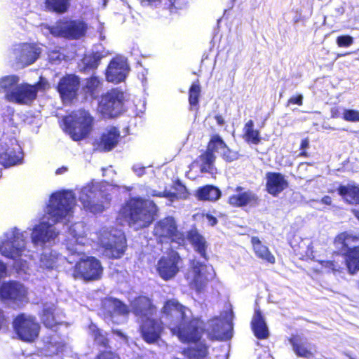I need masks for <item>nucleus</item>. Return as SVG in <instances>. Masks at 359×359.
<instances>
[{"instance_id":"4","label":"nucleus","mask_w":359,"mask_h":359,"mask_svg":"<svg viewBox=\"0 0 359 359\" xmlns=\"http://www.w3.org/2000/svg\"><path fill=\"white\" fill-rule=\"evenodd\" d=\"M65 131L74 141L88 137L93 130L95 118L89 111L79 109L63 117Z\"/></svg>"},{"instance_id":"45","label":"nucleus","mask_w":359,"mask_h":359,"mask_svg":"<svg viewBox=\"0 0 359 359\" xmlns=\"http://www.w3.org/2000/svg\"><path fill=\"white\" fill-rule=\"evenodd\" d=\"M319 264L322 267L327 269L329 271H339L341 269L342 261L340 260H319Z\"/></svg>"},{"instance_id":"13","label":"nucleus","mask_w":359,"mask_h":359,"mask_svg":"<svg viewBox=\"0 0 359 359\" xmlns=\"http://www.w3.org/2000/svg\"><path fill=\"white\" fill-rule=\"evenodd\" d=\"M182 261L180 254L173 249H170L165 255L158 259L156 271L164 280H170L180 271V264Z\"/></svg>"},{"instance_id":"54","label":"nucleus","mask_w":359,"mask_h":359,"mask_svg":"<svg viewBox=\"0 0 359 359\" xmlns=\"http://www.w3.org/2000/svg\"><path fill=\"white\" fill-rule=\"evenodd\" d=\"M299 259H314L313 247L311 245L306 246V254L299 253Z\"/></svg>"},{"instance_id":"40","label":"nucleus","mask_w":359,"mask_h":359,"mask_svg":"<svg viewBox=\"0 0 359 359\" xmlns=\"http://www.w3.org/2000/svg\"><path fill=\"white\" fill-rule=\"evenodd\" d=\"M201 93V88L200 86V82L197 79L191 83L189 89L188 100L191 109L193 108H196L197 109L198 108Z\"/></svg>"},{"instance_id":"23","label":"nucleus","mask_w":359,"mask_h":359,"mask_svg":"<svg viewBox=\"0 0 359 359\" xmlns=\"http://www.w3.org/2000/svg\"><path fill=\"white\" fill-rule=\"evenodd\" d=\"M127 72L128 68L123 61L118 58H113L105 69L106 80L108 82L118 83L125 79Z\"/></svg>"},{"instance_id":"64","label":"nucleus","mask_w":359,"mask_h":359,"mask_svg":"<svg viewBox=\"0 0 359 359\" xmlns=\"http://www.w3.org/2000/svg\"><path fill=\"white\" fill-rule=\"evenodd\" d=\"M151 196H156V197H159V198H163V193H162V191L158 192V191H154L151 194Z\"/></svg>"},{"instance_id":"25","label":"nucleus","mask_w":359,"mask_h":359,"mask_svg":"<svg viewBox=\"0 0 359 359\" xmlns=\"http://www.w3.org/2000/svg\"><path fill=\"white\" fill-rule=\"evenodd\" d=\"M185 236L186 241H189L194 250L207 261L208 259L207 254L208 243L204 236L195 227L189 230Z\"/></svg>"},{"instance_id":"56","label":"nucleus","mask_w":359,"mask_h":359,"mask_svg":"<svg viewBox=\"0 0 359 359\" xmlns=\"http://www.w3.org/2000/svg\"><path fill=\"white\" fill-rule=\"evenodd\" d=\"M205 217L208 222V224L212 226H215L217 222H218V220L216 218V217L212 215L210 213H207L205 215Z\"/></svg>"},{"instance_id":"3","label":"nucleus","mask_w":359,"mask_h":359,"mask_svg":"<svg viewBox=\"0 0 359 359\" xmlns=\"http://www.w3.org/2000/svg\"><path fill=\"white\" fill-rule=\"evenodd\" d=\"M333 244L338 249L333 254L343 257L348 273H357L359 271V234L342 231L334 238Z\"/></svg>"},{"instance_id":"30","label":"nucleus","mask_w":359,"mask_h":359,"mask_svg":"<svg viewBox=\"0 0 359 359\" xmlns=\"http://www.w3.org/2000/svg\"><path fill=\"white\" fill-rule=\"evenodd\" d=\"M56 236L57 233L52 229L50 224L46 222H41L34 227L32 239L35 244L44 243L54 239Z\"/></svg>"},{"instance_id":"60","label":"nucleus","mask_w":359,"mask_h":359,"mask_svg":"<svg viewBox=\"0 0 359 359\" xmlns=\"http://www.w3.org/2000/svg\"><path fill=\"white\" fill-rule=\"evenodd\" d=\"M214 118L218 126H223L225 124V121L221 114H216Z\"/></svg>"},{"instance_id":"7","label":"nucleus","mask_w":359,"mask_h":359,"mask_svg":"<svg viewBox=\"0 0 359 359\" xmlns=\"http://www.w3.org/2000/svg\"><path fill=\"white\" fill-rule=\"evenodd\" d=\"M48 29L54 37L78 40L86 36L88 26L83 20L63 18Z\"/></svg>"},{"instance_id":"49","label":"nucleus","mask_w":359,"mask_h":359,"mask_svg":"<svg viewBox=\"0 0 359 359\" xmlns=\"http://www.w3.org/2000/svg\"><path fill=\"white\" fill-rule=\"evenodd\" d=\"M353 43V38L350 35H340L337 38L339 47H348Z\"/></svg>"},{"instance_id":"19","label":"nucleus","mask_w":359,"mask_h":359,"mask_svg":"<svg viewBox=\"0 0 359 359\" xmlns=\"http://www.w3.org/2000/svg\"><path fill=\"white\" fill-rule=\"evenodd\" d=\"M234 191L227 200L228 204L233 208H242L248 205L255 206L259 204V198L252 191H245L244 187L237 186Z\"/></svg>"},{"instance_id":"41","label":"nucleus","mask_w":359,"mask_h":359,"mask_svg":"<svg viewBox=\"0 0 359 359\" xmlns=\"http://www.w3.org/2000/svg\"><path fill=\"white\" fill-rule=\"evenodd\" d=\"M89 330L90 336L97 345L104 348L109 347V339L96 325L90 324Z\"/></svg>"},{"instance_id":"46","label":"nucleus","mask_w":359,"mask_h":359,"mask_svg":"<svg viewBox=\"0 0 359 359\" xmlns=\"http://www.w3.org/2000/svg\"><path fill=\"white\" fill-rule=\"evenodd\" d=\"M167 8L170 13H177L180 10L185 8L187 6V0H168Z\"/></svg>"},{"instance_id":"6","label":"nucleus","mask_w":359,"mask_h":359,"mask_svg":"<svg viewBox=\"0 0 359 359\" xmlns=\"http://www.w3.org/2000/svg\"><path fill=\"white\" fill-rule=\"evenodd\" d=\"M153 236L158 244L176 243L178 246L186 244L185 233L178 229L175 219L172 216L165 217L154 226Z\"/></svg>"},{"instance_id":"15","label":"nucleus","mask_w":359,"mask_h":359,"mask_svg":"<svg viewBox=\"0 0 359 359\" xmlns=\"http://www.w3.org/2000/svg\"><path fill=\"white\" fill-rule=\"evenodd\" d=\"M27 294L25 287L15 280L4 282L0 285V300L4 303H21Z\"/></svg>"},{"instance_id":"29","label":"nucleus","mask_w":359,"mask_h":359,"mask_svg":"<svg viewBox=\"0 0 359 359\" xmlns=\"http://www.w3.org/2000/svg\"><path fill=\"white\" fill-rule=\"evenodd\" d=\"M102 86V81L99 76L92 75L86 78L85 83L81 88V92L84 98L91 100L97 99Z\"/></svg>"},{"instance_id":"58","label":"nucleus","mask_w":359,"mask_h":359,"mask_svg":"<svg viewBox=\"0 0 359 359\" xmlns=\"http://www.w3.org/2000/svg\"><path fill=\"white\" fill-rule=\"evenodd\" d=\"M176 184L180 187V189L182 190V192H181L182 196L180 197L186 198L187 197V194H188L186 187L184 184H182L180 180H177L176 182Z\"/></svg>"},{"instance_id":"31","label":"nucleus","mask_w":359,"mask_h":359,"mask_svg":"<svg viewBox=\"0 0 359 359\" xmlns=\"http://www.w3.org/2000/svg\"><path fill=\"white\" fill-rule=\"evenodd\" d=\"M337 193L344 201L351 205H359V186L355 184H340Z\"/></svg>"},{"instance_id":"9","label":"nucleus","mask_w":359,"mask_h":359,"mask_svg":"<svg viewBox=\"0 0 359 359\" xmlns=\"http://www.w3.org/2000/svg\"><path fill=\"white\" fill-rule=\"evenodd\" d=\"M79 200L86 210L96 214L104 210V203H109L110 197L102 185L93 184L82 190Z\"/></svg>"},{"instance_id":"55","label":"nucleus","mask_w":359,"mask_h":359,"mask_svg":"<svg viewBox=\"0 0 359 359\" xmlns=\"http://www.w3.org/2000/svg\"><path fill=\"white\" fill-rule=\"evenodd\" d=\"M163 198H169L170 201H173L174 199L178 198L177 194L174 192H171L169 191H163Z\"/></svg>"},{"instance_id":"32","label":"nucleus","mask_w":359,"mask_h":359,"mask_svg":"<svg viewBox=\"0 0 359 359\" xmlns=\"http://www.w3.org/2000/svg\"><path fill=\"white\" fill-rule=\"evenodd\" d=\"M222 192L220 189L212 184H206L199 187L196 196L199 201L215 202L220 198Z\"/></svg>"},{"instance_id":"22","label":"nucleus","mask_w":359,"mask_h":359,"mask_svg":"<svg viewBox=\"0 0 359 359\" xmlns=\"http://www.w3.org/2000/svg\"><path fill=\"white\" fill-rule=\"evenodd\" d=\"M289 182L284 175L278 172L266 173V191L273 196H278L288 188Z\"/></svg>"},{"instance_id":"53","label":"nucleus","mask_w":359,"mask_h":359,"mask_svg":"<svg viewBox=\"0 0 359 359\" xmlns=\"http://www.w3.org/2000/svg\"><path fill=\"white\" fill-rule=\"evenodd\" d=\"M309 141L308 138H304L302 140L299 149L301 151L299 154V156L300 157H305L307 158L309 156V153L305 150L306 148L309 147Z\"/></svg>"},{"instance_id":"20","label":"nucleus","mask_w":359,"mask_h":359,"mask_svg":"<svg viewBox=\"0 0 359 359\" xmlns=\"http://www.w3.org/2000/svg\"><path fill=\"white\" fill-rule=\"evenodd\" d=\"M41 49L34 43H22L13 50L18 62L25 66L33 64L40 56Z\"/></svg>"},{"instance_id":"1","label":"nucleus","mask_w":359,"mask_h":359,"mask_svg":"<svg viewBox=\"0 0 359 359\" xmlns=\"http://www.w3.org/2000/svg\"><path fill=\"white\" fill-rule=\"evenodd\" d=\"M189 309L177 299H168L161 309L167 327L173 335L184 344L198 343L203 334V328L198 318H188L186 312Z\"/></svg>"},{"instance_id":"48","label":"nucleus","mask_w":359,"mask_h":359,"mask_svg":"<svg viewBox=\"0 0 359 359\" xmlns=\"http://www.w3.org/2000/svg\"><path fill=\"white\" fill-rule=\"evenodd\" d=\"M342 118L348 122H359V111L352 109H345Z\"/></svg>"},{"instance_id":"35","label":"nucleus","mask_w":359,"mask_h":359,"mask_svg":"<svg viewBox=\"0 0 359 359\" xmlns=\"http://www.w3.org/2000/svg\"><path fill=\"white\" fill-rule=\"evenodd\" d=\"M103 253L107 257L114 259L121 258L125 252L126 246L122 241L109 242L102 245Z\"/></svg>"},{"instance_id":"62","label":"nucleus","mask_w":359,"mask_h":359,"mask_svg":"<svg viewBox=\"0 0 359 359\" xmlns=\"http://www.w3.org/2000/svg\"><path fill=\"white\" fill-rule=\"evenodd\" d=\"M142 3H147L148 4L152 5L156 4V3H159L161 0H140Z\"/></svg>"},{"instance_id":"5","label":"nucleus","mask_w":359,"mask_h":359,"mask_svg":"<svg viewBox=\"0 0 359 359\" xmlns=\"http://www.w3.org/2000/svg\"><path fill=\"white\" fill-rule=\"evenodd\" d=\"M18 82V76H6L0 79V89L6 92L7 100L18 104H30L37 96L36 86Z\"/></svg>"},{"instance_id":"43","label":"nucleus","mask_w":359,"mask_h":359,"mask_svg":"<svg viewBox=\"0 0 359 359\" xmlns=\"http://www.w3.org/2000/svg\"><path fill=\"white\" fill-rule=\"evenodd\" d=\"M227 148V144L222 137L218 134H213L208 142L206 151H210L212 154H215L219 149Z\"/></svg>"},{"instance_id":"61","label":"nucleus","mask_w":359,"mask_h":359,"mask_svg":"<svg viewBox=\"0 0 359 359\" xmlns=\"http://www.w3.org/2000/svg\"><path fill=\"white\" fill-rule=\"evenodd\" d=\"M321 202L323 204L330 205L332 203V198L330 196H324L321 199Z\"/></svg>"},{"instance_id":"21","label":"nucleus","mask_w":359,"mask_h":359,"mask_svg":"<svg viewBox=\"0 0 359 359\" xmlns=\"http://www.w3.org/2000/svg\"><path fill=\"white\" fill-rule=\"evenodd\" d=\"M120 131L116 127L111 126L106 129L95 142L96 149L101 152L111 151L118 143Z\"/></svg>"},{"instance_id":"2","label":"nucleus","mask_w":359,"mask_h":359,"mask_svg":"<svg viewBox=\"0 0 359 359\" xmlns=\"http://www.w3.org/2000/svg\"><path fill=\"white\" fill-rule=\"evenodd\" d=\"M158 211L154 201L133 197L122 206L121 215L129 226L139 231L149 227L155 220Z\"/></svg>"},{"instance_id":"36","label":"nucleus","mask_w":359,"mask_h":359,"mask_svg":"<svg viewBox=\"0 0 359 359\" xmlns=\"http://www.w3.org/2000/svg\"><path fill=\"white\" fill-rule=\"evenodd\" d=\"M198 159L201 161L200 171L202 173L214 174L216 172L217 169L215 167L216 156L215 154L205 150L198 156Z\"/></svg>"},{"instance_id":"51","label":"nucleus","mask_w":359,"mask_h":359,"mask_svg":"<svg viewBox=\"0 0 359 359\" xmlns=\"http://www.w3.org/2000/svg\"><path fill=\"white\" fill-rule=\"evenodd\" d=\"M303 99L304 97L302 94H296L293 96H291L287 102V106H290V104H297L298 106H302L303 104Z\"/></svg>"},{"instance_id":"28","label":"nucleus","mask_w":359,"mask_h":359,"mask_svg":"<svg viewBox=\"0 0 359 359\" xmlns=\"http://www.w3.org/2000/svg\"><path fill=\"white\" fill-rule=\"evenodd\" d=\"M288 341L291 344L294 354L299 358L311 359L317 353L316 350L313 351L311 347L302 342L301 337L297 334H292L290 337Z\"/></svg>"},{"instance_id":"39","label":"nucleus","mask_w":359,"mask_h":359,"mask_svg":"<svg viewBox=\"0 0 359 359\" xmlns=\"http://www.w3.org/2000/svg\"><path fill=\"white\" fill-rule=\"evenodd\" d=\"M21 161L22 156L13 150L8 149L0 153V164L5 168L15 165L20 163Z\"/></svg>"},{"instance_id":"52","label":"nucleus","mask_w":359,"mask_h":359,"mask_svg":"<svg viewBox=\"0 0 359 359\" xmlns=\"http://www.w3.org/2000/svg\"><path fill=\"white\" fill-rule=\"evenodd\" d=\"M42 323L46 327L49 328H52L56 325L53 313L46 314L42 319Z\"/></svg>"},{"instance_id":"50","label":"nucleus","mask_w":359,"mask_h":359,"mask_svg":"<svg viewBox=\"0 0 359 359\" xmlns=\"http://www.w3.org/2000/svg\"><path fill=\"white\" fill-rule=\"evenodd\" d=\"M95 359H121L119 355L111 351H102L96 355Z\"/></svg>"},{"instance_id":"33","label":"nucleus","mask_w":359,"mask_h":359,"mask_svg":"<svg viewBox=\"0 0 359 359\" xmlns=\"http://www.w3.org/2000/svg\"><path fill=\"white\" fill-rule=\"evenodd\" d=\"M253 251L255 255L270 264H274L276 262L275 257L269 250V248L262 244L260 239L257 236H252L250 239Z\"/></svg>"},{"instance_id":"8","label":"nucleus","mask_w":359,"mask_h":359,"mask_svg":"<svg viewBox=\"0 0 359 359\" xmlns=\"http://www.w3.org/2000/svg\"><path fill=\"white\" fill-rule=\"evenodd\" d=\"M75 204L76 198L72 191H57L53 193L50 197L48 213L56 223L71 215Z\"/></svg>"},{"instance_id":"42","label":"nucleus","mask_w":359,"mask_h":359,"mask_svg":"<svg viewBox=\"0 0 359 359\" xmlns=\"http://www.w3.org/2000/svg\"><path fill=\"white\" fill-rule=\"evenodd\" d=\"M70 0H46V8L58 14L66 13L69 7Z\"/></svg>"},{"instance_id":"47","label":"nucleus","mask_w":359,"mask_h":359,"mask_svg":"<svg viewBox=\"0 0 359 359\" xmlns=\"http://www.w3.org/2000/svg\"><path fill=\"white\" fill-rule=\"evenodd\" d=\"M221 156L224 161L231 163L239 158L240 154L238 151L231 149L228 146L227 148L223 149Z\"/></svg>"},{"instance_id":"63","label":"nucleus","mask_w":359,"mask_h":359,"mask_svg":"<svg viewBox=\"0 0 359 359\" xmlns=\"http://www.w3.org/2000/svg\"><path fill=\"white\" fill-rule=\"evenodd\" d=\"M67 168L66 167H61L56 170L55 173L57 175L62 174L64 172L67 171Z\"/></svg>"},{"instance_id":"10","label":"nucleus","mask_w":359,"mask_h":359,"mask_svg":"<svg viewBox=\"0 0 359 359\" xmlns=\"http://www.w3.org/2000/svg\"><path fill=\"white\" fill-rule=\"evenodd\" d=\"M12 327L18 339L25 342L34 341L41 330L36 317L25 313H20L13 318Z\"/></svg>"},{"instance_id":"14","label":"nucleus","mask_w":359,"mask_h":359,"mask_svg":"<svg viewBox=\"0 0 359 359\" xmlns=\"http://www.w3.org/2000/svg\"><path fill=\"white\" fill-rule=\"evenodd\" d=\"M165 330V324L157 318L143 319L139 326V332L142 339L148 344L158 343Z\"/></svg>"},{"instance_id":"27","label":"nucleus","mask_w":359,"mask_h":359,"mask_svg":"<svg viewBox=\"0 0 359 359\" xmlns=\"http://www.w3.org/2000/svg\"><path fill=\"white\" fill-rule=\"evenodd\" d=\"M250 327L255 337L258 339H266L269 336V331L264 317L259 308L255 309Z\"/></svg>"},{"instance_id":"16","label":"nucleus","mask_w":359,"mask_h":359,"mask_svg":"<svg viewBox=\"0 0 359 359\" xmlns=\"http://www.w3.org/2000/svg\"><path fill=\"white\" fill-rule=\"evenodd\" d=\"M80 78L74 74H67L62 76L55 88L62 102H72L78 95Z\"/></svg>"},{"instance_id":"26","label":"nucleus","mask_w":359,"mask_h":359,"mask_svg":"<svg viewBox=\"0 0 359 359\" xmlns=\"http://www.w3.org/2000/svg\"><path fill=\"white\" fill-rule=\"evenodd\" d=\"M104 55L99 52L86 53L79 62V71L83 74H88L95 71L100 65Z\"/></svg>"},{"instance_id":"24","label":"nucleus","mask_w":359,"mask_h":359,"mask_svg":"<svg viewBox=\"0 0 359 359\" xmlns=\"http://www.w3.org/2000/svg\"><path fill=\"white\" fill-rule=\"evenodd\" d=\"M131 311L137 317L147 318L156 313V307L150 298L139 296L131 303Z\"/></svg>"},{"instance_id":"12","label":"nucleus","mask_w":359,"mask_h":359,"mask_svg":"<svg viewBox=\"0 0 359 359\" xmlns=\"http://www.w3.org/2000/svg\"><path fill=\"white\" fill-rule=\"evenodd\" d=\"M103 268L96 257L88 256L80 259L73 266V276L86 281H94L101 278Z\"/></svg>"},{"instance_id":"18","label":"nucleus","mask_w":359,"mask_h":359,"mask_svg":"<svg viewBox=\"0 0 359 359\" xmlns=\"http://www.w3.org/2000/svg\"><path fill=\"white\" fill-rule=\"evenodd\" d=\"M207 267L205 264L196 259L189 262V269L186 278L190 279L189 287L198 292L203 290L208 280L205 273Z\"/></svg>"},{"instance_id":"59","label":"nucleus","mask_w":359,"mask_h":359,"mask_svg":"<svg viewBox=\"0 0 359 359\" xmlns=\"http://www.w3.org/2000/svg\"><path fill=\"white\" fill-rule=\"evenodd\" d=\"M6 269V265L3 262L0 261V279L5 276Z\"/></svg>"},{"instance_id":"37","label":"nucleus","mask_w":359,"mask_h":359,"mask_svg":"<svg viewBox=\"0 0 359 359\" xmlns=\"http://www.w3.org/2000/svg\"><path fill=\"white\" fill-rule=\"evenodd\" d=\"M243 137L248 143L258 144L260 142L259 132L254 129V122L252 120H249L245 124Z\"/></svg>"},{"instance_id":"38","label":"nucleus","mask_w":359,"mask_h":359,"mask_svg":"<svg viewBox=\"0 0 359 359\" xmlns=\"http://www.w3.org/2000/svg\"><path fill=\"white\" fill-rule=\"evenodd\" d=\"M104 306L111 308V310L109 311L110 316H113L114 314L126 315L128 313L127 306L116 298L107 299L104 302Z\"/></svg>"},{"instance_id":"11","label":"nucleus","mask_w":359,"mask_h":359,"mask_svg":"<svg viewBox=\"0 0 359 359\" xmlns=\"http://www.w3.org/2000/svg\"><path fill=\"white\" fill-rule=\"evenodd\" d=\"M126 100L125 93L119 88H113L101 95L98 107L103 116L114 118L123 111Z\"/></svg>"},{"instance_id":"17","label":"nucleus","mask_w":359,"mask_h":359,"mask_svg":"<svg viewBox=\"0 0 359 359\" xmlns=\"http://www.w3.org/2000/svg\"><path fill=\"white\" fill-rule=\"evenodd\" d=\"M25 249L24 236L18 230L13 231L11 238L4 241L0 247L2 255L7 258L16 259L22 256Z\"/></svg>"},{"instance_id":"34","label":"nucleus","mask_w":359,"mask_h":359,"mask_svg":"<svg viewBox=\"0 0 359 359\" xmlns=\"http://www.w3.org/2000/svg\"><path fill=\"white\" fill-rule=\"evenodd\" d=\"M182 353L188 359H205L209 354V346L205 342H199L194 347L182 349Z\"/></svg>"},{"instance_id":"57","label":"nucleus","mask_w":359,"mask_h":359,"mask_svg":"<svg viewBox=\"0 0 359 359\" xmlns=\"http://www.w3.org/2000/svg\"><path fill=\"white\" fill-rule=\"evenodd\" d=\"M340 109L337 107H334L330 109V117L332 118H338L340 117Z\"/></svg>"},{"instance_id":"44","label":"nucleus","mask_w":359,"mask_h":359,"mask_svg":"<svg viewBox=\"0 0 359 359\" xmlns=\"http://www.w3.org/2000/svg\"><path fill=\"white\" fill-rule=\"evenodd\" d=\"M57 256L51 252H43L41 255L40 262L43 268L53 269L57 265Z\"/></svg>"}]
</instances>
